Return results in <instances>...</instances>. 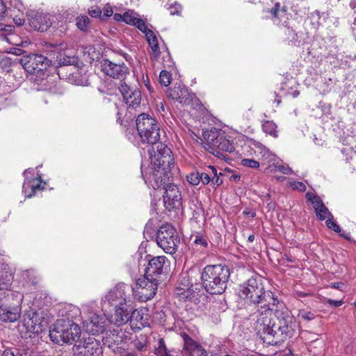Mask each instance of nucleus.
Instances as JSON below:
<instances>
[{
  "instance_id": "46",
  "label": "nucleus",
  "mask_w": 356,
  "mask_h": 356,
  "mask_svg": "<svg viewBox=\"0 0 356 356\" xmlns=\"http://www.w3.org/2000/svg\"><path fill=\"white\" fill-rule=\"evenodd\" d=\"M89 14L91 17H99L102 14V10L101 9L97 7V6H95V7H91L90 9H89Z\"/></svg>"
},
{
  "instance_id": "49",
  "label": "nucleus",
  "mask_w": 356,
  "mask_h": 356,
  "mask_svg": "<svg viewBox=\"0 0 356 356\" xmlns=\"http://www.w3.org/2000/svg\"><path fill=\"white\" fill-rule=\"evenodd\" d=\"M16 355L19 356H31V353L28 349H15Z\"/></svg>"
},
{
  "instance_id": "54",
  "label": "nucleus",
  "mask_w": 356,
  "mask_h": 356,
  "mask_svg": "<svg viewBox=\"0 0 356 356\" xmlns=\"http://www.w3.org/2000/svg\"><path fill=\"white\" fill-rule=\"evenodd\" d=\"M16 355V351H13L9 349H6L3 351L1 356H15Z\"/></svg>"
},
{
  "instance_id": "24",
  "label": "nucleus",
  "mask_w": 356,
  "mask_h": 356,
  "mask_svg": "<svg viewBox=\"0 0 356 356\" xmlns=\"http://www.w3.org/2000/svg\"><path fill=\"white\" fill-rule=\"evenodd\" d=\"M86 330L92 335H97L105 331V321L103 318L93 315L90 321L86 323Z\"/></svg>"
},
{
  "instance_id": "41",
  "label": "nucleus",
  "mask_w": 356,
  "mask_h": 356,
  "mask_svg": "<svg viewBox=\"0 0 356 356\" xmlns=\"http://www.w3.org/2000/svg\"><path fill=\"white\" fill-rule=\"evenodd\" d=\"M327 227L329 229H332L337 233H340L341 229L340 226L333 220V218L329 217L328 219L325 222Z\"/></svg>"
},
{
  "instance_id": "21",
  "label": "nucleus",
  "mask_w": 356,
  "mask_h": 356,
  "mask_svg": "<svg viewBox=\"0 0 356 356\" xmlns=\"http://www.w3.org/2000/svg\"><path fill=\"white\" fill-rule=\"evenodd\" d=\"M23 294L14 291H8L3 298H0V303L3 307H8L11 309L19 310L22 312V302L23 300Z\"/></svg>"
},
{
  "instance_id": "38",
  "label": "nucleus",
  "mask_w": 356,
  "mask_h": 356,
  "mask_svg": "<svg viewBox=\"0 0 356 356\" xmlns=\"http://www.w3.org/2000/svg\"><path fill=\"white\" fill-rule=\"evenodd\" d=\"M241 164L243 166L248 167L250 168H258L259 167V163L254 160L251 159H243L241 160Z\"/></svg>"
},
{
  "instance_id": "4",
  "label": "nucleus",
  "mask_w": 356,
  "mask_h": 356,
  "mask_svg": "<svg viewBox=\"0 0 356 356\" xmlns=\"http://www.w3.org/2000/svg\"><path fill=\"white\" fill-rule=\"evenodd\" d=\"M230 271L225 264L206 266L201 273L203 289L211 295L222 294L226 289Z\"/></svg>"
},
{
  "instance_id": "42",
  "label": "nucleus",
  "mask_w": 356,
  "mask_h": 356,
  "mask_svg": "<svg viewBox=\"0 0 356 356\" xmlns=\"http://www.w3.org/2000/svg\"><path fill=\"white\" fill-rule=\"evenodd\" d=\"M298 317L304 321H312L314 319L316 315L312 312L300 311L298 314Z\"/></svg>"
},
{
  "instance_id": "48",
  "label": "nucleus",
  "mask_w": 356,
  "mask_h": 356,
  "mask_svg": "<svg viewBox=\"0 0 356 356\" xmlns=\"http://www.w3.org/2000/svg\"><path fill=\"white\" fill-rule=\"evenodd\" d=\"M134 347L139 351H144L146 350V344L140 341H135L134 342Z\"/></svg>"
},
{
  "instance_id": "23",
  "label": "nucleus",
  "mask_w": 356,
  "mask_h": 356,
  "mask_svg": "<svg viewBox=\"0 0 356 356\" xmlns=\"http://www.w3.org/2000/svg\"><path fill=\"white\" fill-rule=\"evenodd\" d=\"M188 183L193 186H197L200 183L203 185H207L210 183L209 175L207 173L205 168L200 170H195L186 176Z\"/></svg>"
},
{
  "instance_id": "53",
  "label": "nucleus",
  "mask_w": 356,
  "mask_h": 356,
  "mask_svg": "<svg viewBox=\"0 0 356 356\" xmlns=\"http://www.w3.org/2000/svg\"><path fill=\"white\" fill-rule=\"evenodd\" d=\"M10 59L6 58L1 60L0 64L2 66V67H6L7 66H10Z\"/></svg>"
},
{
  "instance_id": "16",
  "label": "nucleus",
  "mask_w": 356,
  "mask_h": 356,
  "mask_svg": "<svg viewBox=\"0 0 356 356\" xmlns=\"http://www.w3.org/2000/svg\"><path fill=\"white\" fill-rule=\"evenodd\" d=\"M134 289L124 283H118L104 297V302H108L111 305H115L116 302H127L131 300L130 293L134 292Z\"/></svg>"
},
{
  "instance_id": "25",
  "label": "nucleus",
  "mask_w": 356,
  "mask_h": 356,
  "mask_svg": "<svg viewBox=\"0 0 356 356\" xmlns=\"http://www.w3.org/2000/svg\"><path fill=\"white\" fill-rule=\"evenodd\" d=\"M79 61V59L78 56H69L65 54V53H60L58 55H57L56 60L54 62L52 61L51 68L56 71L58 67L67 65H77Z\"/></svg>"
},
{
  "instance_id": "59",
  "label": "nucleus",
  "mask_w": 356,
  "mask_h": 356,
  "mask_svg": "<svg viewBox=\"0 0 356 356\" xmlns=\"http://www.w3.org/2000/svg\"><path fill=\"white\" fill-rule=\"evenodd\" d=\"M10 29V26H7L0 22V31H8Z\"/></svg>"
},
{
  "instance_id": "44",
  "label": "nucleus",
  "mask_w": 356,
  "mask_h": 356,
  "mask_svg": "<svg viewBox=\"0 0 356 356\" xmlns=\"http://www.w3.org/2000/svg\"><path fill=\"white\" fill-rule=\"evenodd\" d=\"M275 170L282 172L285 175H290L292 172V170L289 166H284L283 165H275Z\"/></svg>"
},
{
  "instance_id": "31",
  "label": "nucleus",
  "mask_w": 356,
  "mask_h": 356,
  "mask_svg": "<svg viewBox=\"0 0 356 356\" xmlns=\"http://www.w3.org/2000/svg\"><path fill=\"white\" fill-rule=\"evenodd\" d=\"M207 173L209 175L210 182L213 188H216L222 184V180L218 175L216 168L213 165H207L205 167Z\"/></svg>"
},
{
  "instance_id": "33",
  "label": "nucleus",
  "mask_w": 356,
  "mask_h": 356,
  "mask_svg": "<svg viewBox=\"0 0 356 356\" xmlns=\"http://www.w3.org/2000/svg\"><path fill=\"white\" fill-rule=\"evenodd\" d=\"M124 22L129 25L134 26L136 23V20L139 19V15L134 10H128L124 13Z\"/></svg>"
},
{
  "instance_id": "3",
  "label": "nucleus",
  "mask_w": 356,
  "mask_h": 356,
  "mask_svg": "<svg viewBox=\"0 0 356 356\" xmlns=\"http://www.w3.org/2000/svg\"><path fill=\"white\" fill-rule=\"evenodd\" d=\"M19 63L24 70L33 74L34 82L40 86V90H47L51 79L49 73L51 72L52 60L42 54H26L19 59Z\"/></svg>"
},
{
  "instance_id": "8",
  "label": "nucleus",
  "mask_w": 356,
  "mask_h": 356,
  "mask_svg": "<svg viewBox=\"0 0 356 356\" xmlns=\"http://www.w3.org/2000/svg\"><path fill=\"white\" fill-rule=\"evenodd\" d=\"M280 4L277 3L270 10V13L277 19L276 24L282 29L284 41L289 46L299 47L300 40L298 33L289 22V13L285 7L279 8Z\"/></svg>"
},
{
  "instance_id": "51",
  "label": "nucleus",
  "mask_w": 356,
  "mask_h": 356,
  "mask_svg": "<svg viewBox=\"0 0 356 356\" xmlns=\"http://www.w3.org/2000/svg\"><path fill=\"white\" fill-rule=\"evenodd\" d=\"M6 10V5L4 4L3 0H0V19L4 17Z\"/></svg>"
},
{
  "instance_id": "55",
  "label": "nucleus",
  "mask_w": 356,
  "mask_h": 356,
  "mask_svg": "<svg viewBox=\"0 0 356 356\" xmlns=\"http://www.w3.org/2000/svg\"><path fill=\"white\" fill-rule=\"evenodd\" d=\"M113 9L111 7L108 6L104 8V15L106 17H111L113 15Z\"/></svg>"
},
{
  "instance_id": "17",
  "label": "nucleus",
  "mask_w": 356,
  "mask_h": 356,
  "mask_svg": "<svg viewBox=\"0 0 356 356\" xmlns=\"http://www.w3.org/2000/svg\"><path fill=\"white\" fill-rule=\"evenodd\" d=\"M74 348L81 356H99L102 354L99 342L93 337L79 339Z\"/></svg>"
},
{
  "instance_id": "61",
  "label": "nucleus",
  "mask_w": 356,
  "mask_h": 356,
  "mask_svg": "<svg viewBox=\"0 0 356 356\" xmlns=\"http://www.w3.org/2000/svg\"><path fill=\"white\" fill-rule=\"evenodd\" d=\"M240 179V176L239 175H232L231 176V180H233V181H239Z\"/></svg>"
},
{
  "instance_id": "7",
  "label": "nucleus",
  "mask_w": 356,
  "mask_h": 356,
  "mask_svg": "<svg viewBox=\"0 0 356 356\" xmlns=\"http://www.w3.org/2000/svg\"><path fill=\"white\" fill-rule=\"evenodd\" d=\"M204 139L207 141L208 149H211V152L218 158L223 156L220 151L232 152L235 147L225 133L220 129L213 128L210 130H205L202 134Z\"/></svg>"
},
{
  "instance_id": "12",
  "label": "nucleus",
  "mask_w": 356,
  "mask_h": 356,
  "mask_svg": "<svg viewBox=\"0 0 356 356\" xmlns=\"http://www.w3.org/2000/svg\"><path fill=\"white\" fill-rule=\"evenodd\" d=\"M100 67L106 75L113 79H120L121 82L129 74V68L124 62L115 63L104 58L101 60Z\"/></svg>"
},
{
  "instance_id": "63",
  "label": "nucleus",
  "mask_w": 356,
  "mask_h": 356,
  "mask_svg": "<svg viewBox=\"0 0 356 356\" xmlns=\"http://www.w3.org/2000/svg\"><path fill=\"white\" fill-rule=\"evenodd\" d=\"M349 6L352 9H355L356 8V0H352Z\"/></svg>"
},
{
  "instance_id": "14",
  "label": "nucleus",
  "mask_w": 356,
  "mask_h": 356,
  "mask_svg": "<svg viewBox=\"0 0 356 356\" xmlns=\"http://www.w3.org/2000/svg\"><path fill=\"white\" fill-rule=\"evenodd\" d=\"M161 282L148 279V277L144 276L143 278L137 280V290H134V292L139 294L138 300L140 301L146 302L154 297L158 286Z\"/></svg>"
},
{
  "instance_id": "26",
  "label": "nucleus",
  "mask_w": 356,
  "mask_h": 356,
  "mask_svg": "<svg viewBox=\"0 0 356 356\" xmlns=\"http://www.w3.org/2000/svg\"><path fill=\"white\" fill-rule=\"evenodd\" d=\"M21 313L19 310L11 309L8 307H3V305L0 303V321L6 323H13L17 321L20 316Z\"/></svg>"
},
{
  "instance_id": "9",
  "label": "nucleus",
  "mask_w": 356,
  "mask_h": 356,
  "mask_svg": "<svg viewBox=\"0 0 356 356\" xmlns=\"http://www.w3.org/2000/svg\"><path fill=\"white\" fill-rule=\"evenodd\" d=\"M157 245L167 254H175L180 243V238L176 229L171 225H162L156 232Z\"/></svg>"
},
{
  "instance_id": "35",
  "label": "nucleus",
  "mask_w": 356,
  "mask_h": 356,
  "mask_svg": "<svg viewBox=\"0 0 356 356\" xmlns=\"http://www.w3.org/2000/svg\"><path fill=\"white\" fill-rule=\"evenodd\" d=\"M76 21V24L79 29L82 31H87L90 23V19L87 16L78 17Z\"/></svg>"
},
{
  "instance_id": "62",
  "label": "nucleus",
  "mask_w": 356,
  "mask_h": 356,
  "mask_svg": "<svg viewBox=\"0 0 356 356\" xmlns=\"http://www.w3.org/2000/svg\"><path fill=\"white\" fill-rule=\"evenodd\" d=\"M283 259H285L289 262H293L294 261L293 259L291 257H290V256H289L287 254H285L284 256Z\"/></svg>"
},
{
  "instance_id": "6",
  "label": "nucleus",
  "mask_w": 356,
  "mask_h": 356,
  "mask_svg": "<svg viewBox=\"0 0 356 356\" xmlns=\"http://www.w3.org/2000/svg\"><path fill=\"white\" fill-rule=\"evenodd\" d=\"M81 327L70 319H58L49 330L51 340L58 344L77 343Z\"/></svg>"
},
{
  "instance_id": "32",
  "label": "nucleus",
  "mask_w": 356,
  "mask_h": 356,
  "mask_svg": "<svg viewBox=\"0 0 356 356\" xmlns=\"http://www.w3.org/2000/svg\"><path fill=\"white\" fill-rule=\"evenodd\" d=\"M154 353L157 356H174L170 354V350L167 348L163 338L159 339L158 346L155 348Z\"/></svg>"
},
{
  "instance_id": "19",
  "label": "nucleus",
  "mask_w": 356,
  "mask_h": 356,
  "mask_svg": "<svg viewBox=\"0 0 356 356\" xmlns=\"http://www.w3.org/2000/svg\"><path fill=\"white\" fill-rule=\"evenodd\" d=\"M184 341L182 354L187 356H207L201 345L193 339L186 331L180 333Z\"/></svg>"
},
{
  "instance_id": "13",
  "label": "nucleus",
  "mask_w": 356,
  "mask_h": 356,
  "mask_svg": "<svg viewBox=\"0 0 356 356\" xmlns=\"http://www.w3.org/2000/svg\"><path fill=\"white\" fill-rule=\"evenodd\" d=\"M167 96L173 100H176L182 106H188L194 102H199L195 95L189 91L184 85L176 83L173 88H168Z\"/></svg>"
},
{
  "instance_id": "45",
  "label": "nucleus",
  "mask_w": 356,
  "mask_h": 356,
  "mask_svg": "<svg viewBox=\"0 0 356 356\" xmlns=\"http://www.w3.org/2000/svg\"><path fill=\"white\" fill-rule=\"evenodd\" d=\"M293 189H296L300 192H304L306 191V186L302 181H295L291 184Z\"/></svg>"
},
{
  "instance_id": "40",
  "label": "nucleus",
  "mask_w": 356,
  "mask_h": 356,
  "mask_svg": "<svg viewBox=\"0 0 356 356\" xmlns=\"http://www.w3.org/2000/svg\"><path fill=\"white\" fill-rule=\"evenodd\" d=\"M134 26L139 29L145 35L151 31L149 29H148L146 22L140 18H139L138 20H136V23Z\"/></svg>"
},
{
  "instance_id": "56",
  "label": "nucleus",
  "mask_w": 356,
  "mask_h": 356,
  "mask_svg": "<svg viewBox=\"0 0 356 356\" xmlns=\"http://www.w3.org/2000/svg\"><path fill=\"white\" fill-rule=\"evenodd\" d=\"M15 23L18 26H22L24 24V19L15 17L14 19Z\"/></svg>"
},
{
  "instance_id": "64",
  "label": "nucleus",
  "mask_w": 356,
  "mask_h": 356,
  "mask_svg": "<svg viewBox=\"0 0 356 356\" xmlns=\"http://www.w3.org/2000/svg\"><path fill=\"white\" fill-rule=\"evenodd\" d=\"M340 236L343 237L344 238L348 240V241L350 239L349 234H346V233L343 232L342 234H340Z\"/></svg>"
},
{
  "instance_id": "36",
  "label": "nucleus",
  "mask_w": 356,
  "mask_h": 356,
  "mask_svg": "<svg viewBox=\"0 0 356 356\" xmlns=\"http://www.w3.org/2000/svg\"><path fill=\"white\" fill-rule=\"evenodd\" d=\"M172 80L171 74L167 70H162L159 75V82L162 86H168Z\"/></svg>"
},
{
  "instance_id": "11",
  "label": "nucleus",
  "mask_w": 356,
  "mask_h": 356,
  "mask_svg": "<svg viewBox=\"0 0 356 356\" xmlns=\"http://www.w3.org/2000/svg\"><path fill=\"white\" fill-rule=\"evenodd\" d=\"M113 306L115 307V313L113 315V322L118 326L131 321L136 314H139L132 300L123 302L122 303L116 302Z\"/></svg>"
},
{
  "instance_id": "60",
  "label": "nucleus",
  "mask_w": 356,
  "mask_h": 356,
  "mask_svg": "<svg viewBox=\"0 0 356 356\" xmlns=\"http://www.w3.org/2000/svg\"><path fill=\"white\" fill-rule=\"evenodd\" d=\"M122 356H139V355L135 352H128L126 354L122 355Z\"/></svg>"
},
{
  "instance_id": "20",
  "label": "nucleus",
  "mask_w": 356,
  "mask_h": 356,
  "mask_svg": "<svg viewBox=\"0 0 356 356\" xmlns=\"http://www.w3.org/2000/svg\"><path fill=\"white\" fill-rule=\"evenodd\" d=\"M29 24L35 31L44 32L51 26V22L47 15L35 11L29 15Z\"/></svg>"
},
{
  "instance_id": "28",
  "label": "nucleus",
  "mask_w": 356,
  "mask_h": 356,
  "mask_svg": "<svg viewBox=\"0 0 356 356\" xmlns=\"http://www.w3.org/2000/svg\"><path fill=\"white\" fill-rule=\"evenodd\" d=\"M313 208L317 218L320 220H324L326 218L332 217V214L329 211L328 209L325 206L322 200H319L313 202Z\"/></svg>"
},
{
  "instance_id": "58",
  "label": "nucleus",
  "mask_w": 356,
  "mask_h": 356,
  "mask_svg": "<svg viewBox=\"0 0 356 356\" xmlns=\"http://www.w3.org/2000/svg\"><path fill=\"white\" fill-rule=\"evenodd\" d=\"M124 14L123 15H121V14H119V13H115L114 15V19L116 20V21H122L124 22Z\"/></svg>"
},
{
  "instance_id": "52",
  "label": "nucleus",
  "mask_w": 356,
  "mask_h": 356,
  "mask_svg": "<svg viewBox=\"0 0 356 356\" xmlns=\"http://www.w3.org/2000/svg\"><path fill=\"white\" fill-rule=\"evenodd\" d=\"M330 286L333 289H337L342 291L343 287L345 286V284L343 282H332L330 284Z\"/></svg>"
},
{
  "instance_id": "15",
  "label": "nucleus",
  "mask_w": 356,
  "mask_h": 356,
  "mask_svg": "<svg viewBox=\"0 0 356 356\" xmlns=\"http://www.w3.org/2000/svg\"><path fill=\"white\" fill-rule=\"evenodd\" d=\"M163 188L165 190L163 200L165 209L168 211L179 209L182 205V197L177 186L170 183Z\"/></svg>"
},
{
  "instance_id": "43",
  "label": "nucleus",
  "mask_w": 356,
  "mask_h": 356,
  "mask_svg": "<svg viewBox=\"0 0 356 356\" xmlns=\"http://www.w3.org/2000/svg\"><path fill=\"white\" fill-rule=\"evenodd\" d=\"M181 9H182L181 6L178 3H174L171 4L168 8V10H170V13L172 15H180V13L181 12Z\"/></svg>"
},
{
  "instance_id": "37",
  "label": "nucleus",
  "mask_w": 356,
  "mask_h": 356,
  "mask_svg": "<svg viewBox=\"0 0 356 356\" xmlns=\"http://www.w3.org/2000/svg\"><path fill=\"white\" fill-rule=\"evenodd\" d=\"M31 188V193H29V195H26V197H31L32 196H33L35 193V191L37 190H40V189H42L43 188L41 187V184L40 183H37L36 184H29V181H26L24 184V186H23V189L24 191L26 190V188Z\"/></svg>"
},
{
  "instance_id": "22",
  "label": "nucleus",
  "mask_w": 356,
  "mask_h": 356,
  "mask_svg": "<svg viewBox=\"0 0 356 356\" xmlns=\"http://www.w3.org/2000/svg\"><path fill=\"white\" fill-rule=\"evenodd\" d=\"M126 335L122 330H113L110 331L109 334L104 339V343L107 345L109 348H113L115 345L117 347H121L126 339Z\"/></svg>"
},
{
  "instance_id": "18",
  "label": "nucleus",
  "mask_w": 356,
  "mask_h": 356,
  "mask_svg": "<svg viewBox=\"0 0 356 356\" xmlns=\"http://www.w3.org/2000/svg\"><path fill=\"white\" fill-rule=\"evenodd\" d=\"M118 89L129 108H136L140 105L141 92L138 88H132L125 82H122L120 84Z\"/></svg>"
},
{
  "instance_id": "57",
  "label": "nucleus",
  "mask_w": 356,
  "mask_h": 356,
  "mask_svg": "<svg viewBox=\"0 0 356 356\" xmlns=\"http://www.w3.org/2000/svg\"><path fill=\"white\" fill-rule=\"evenodd\" d=\"M10 53H12L15 55L20 56V55H22L24 53V51L22 49L14 48L13 50Z\"/></svg>"
},
{
  "instance_id": "34",
  "label": "nucleus",
  "mask_w": 356,
  "mask_h": 356,
  "mask_svg": "<svg viewBox=\"0 0 356 356\" xmlns=\"http://www.w3.org/2000/svg\"><path fill=\"white\" fill-rule=\"evenodd\" d=\"M277 125L273 121H266L262 124L263 131L273 136L274 138L277 137Z\"/></svg>"
},
{
  "instance_id": "2",
  "label": "nucleus",
  "mask_w": 356,
  "mask_h": 356,
  "mask_svg": "<svg viewBox=\"0 0 356 356\" xmlns=\"http://www.w3.org/2000/svg\"><path fill=\"white\" fill-rule=\"evenodd\" d=\"M160 152L149 154L151 172L144 169L141 164V175L146 184L153 188H161L172 181V168L174 166V158L172 152L166 145H160Z\"/></svg>"
},
{
  "instance_id": "10",
  "label": "nucleus",
  "mask_w": 356,
  "mask_h": 356,
  "mask_svg": "<svg viewBox=\"0 0 356 356\" xmlns=\"http://www.w3.org/2000/svg\"><path fill=\"white\" fill-rule=\"evenodd\" d=\"M145 259L148 264L145 268L144 276L154 281L162 282L165 264L168 261L167 257L165 256L152 257L148 254Z\"/></svg>"
},
{
  "instance_id": "39",
  "label": "nucleus",
  "mask_w": 356,
  "mask_h": 356,
  "mask_svg": "<svg viewBox=\"0 0 356 356\" xmlns=\"http://www.w3.org/2000/svg\"><path fill=\"white\" fill-rule=\"evenodd\" d=\"M194 243L196 245H200V246H202L203 248H207V246H208L207 238L199 233L197 235H195V238L194 240Z\"/></svg>"
},
{
  "instance_id": "5",
  "label": "nucleus",
  "mask_w": 356,
  "mask_h": 356,
  "mask_svg": "<svg viewBox=\"0 0 356 356\" xmlns=\"http://www.w3.org/2000/svg\"><path fill=\"white\" fill-rule=\"evenodd\" d=\"M136 129L142 144L150 145L148 154L160 152V128L156 120L147 113L140 114L136 120Z\"/></svg>"
},
{
  "instance_id": "50",
  "label": "nucleus",
  "mask_w": 356,
  "mask_h": 356,
  "mask_svg": "<svg viewBox=\"0 0 356 356\" xmlns=\"http://www.w3.org/2000/svg\"><path fill=\"white\" fill-rule=\"evenodd\" d=\"M327 302L328 305L333 307H338L343 305V300H334L332 299H327Z\"/></svg>"
},
{
  "instance_id": "27",
  "label": "nucleus",
  "mask_w": 356,
  "mask_h": 356,
  "mask_svg": "<svg viewBox=\"0 0 356 356\" xmlns=\"http://www.w3.org/2000/svg\"><path fill=\"white\" fill-rule=\"evenodd\" d=\"M23 325L26 331L29 332L39 334L42 332V322L35 313L33 314L32 317L24 318Z\"/></svg>"
},
{
  "instance_id": "1",
  "label": "nucleus",
  "mask_w": 356,
  "mask_h": 356,
  "mask_svg": "<svg viewBox=\"0 0 356 356\" xmlns=\"http://www.w3.org/2000/svg\"><path fill=\"white\" fill-rule=\"evenodd\" d=\"M238 296L244 300L250 316L256 319L255 329L265 343L280 344L293 335L294 317L273 291L266 290L260 275H253L241 284Z\"/></svg>"
},
{
  "instance_id": "30",
  "label": "nucleus",
  "mask_w": 356,
  "mask_h": 356,
  "mask_svg": "<svg viewBox=\"0 0 356 356\" xmlns=\"http://www.w3.org/2000/svg\"><path fill=\"white\" fill-rule=\"evenodd\" d=\"M147 41L151 47L153 54L154 55V57L157 58L160 55V51L159 47V43L158 40L154 34V33L152 31H149L146 35H145Z\"/></svg>"
},
{
  "instance_id": "29",
  "label": "nucleus",
  "mask_w": 356,
  "mask_h": 356,
  "mask_svg": "<svg viewBox=\"0 0 356 356\" xmlns=\"http://www.w3.org/2000/svg\"><path fill=\"white\" fill-rule=\"evenodd\" d=\"M13 275L6 268L0 270V290H8L12 284Z\"/></svg>"
},
{
  "instance_id": "47",
  "label": "nucleus",
  "mask_w": 356,
  "mask_h": 356,
  "mask_svg": "<svg viewBox=\"0 0 356 356\" xmlns=\"http://www.w3.org/2000/svg\"><path fill=\"white\" fill-rule=\"evenodd\" d=\"M306 198L307 199V200L311 202V204L313 205V202H315V201H317V200H321L320 198V197H318V195H316V194L314 193H310V192H308L306 193Z\"/></svg>"
}]
</instances>
